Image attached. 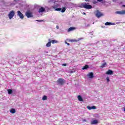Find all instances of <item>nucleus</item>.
Masks as SVG:
<instances>
[{"mask_svg": "<svg viewBox=\"0 0 125 125\" xmlns=\"http://www.w3.org/2000/svg\"><path fill=\"white\" fill-rule=\"evenodd\" d=\"M89 3H84L82 4V7L83 8H85V9H91L92 8V6L91 5H88Z\"/></svg>", "mask_w": 125, "mask_h": 125, "instance_id": "nucleus-1", "label": "nucleus"}, {"mask_svg": "<svg viewBox=\"0 0 125 125\" xmlns=\"http://www.w3.org/2000/svg\"><path fill=\"white\" fill-rule=\"evenodd\" d=\"M58 84L59 85H63L65 83V80L63 78L58 79L57 80Z\"/></svg>", "mask_w": 125, "mask_h": 125, "instance_id": "nucleus-2", "label": "nucleus"}, {"mask_svg": "<svg viewBox=\"0 0 125 125\" xmlns=\"http://www.w3.org/2000/svg\"><path fill=\"white\" fill-rule=\"evenodd\" d=\"M15 15V12L14 11L12 10L10 12V13L8 14V17L9 19H12L14 16Z\"/></svg>", "mask_w": 125, "mask_h": 125, "instance_id": "nucleus-3", "label": "nucleus"}, {"mask_svg": "<svg viewBox=\"0 0 125 125\" xmlns=\"http://www.w3.org/2000/svg\"><path fill=\"white\" fill-rule=\"evenodd\" d=\"M25 15L27 18H31L33 17V13L30 11H26L25 13Z\"/></svg>", "mask_w": 125, "mask_h": 125, "instance_id": "nucleus-4", "label": "nucleus"}, {"mask_svg": "<svg viewBox=\"0 0 125 125\" xmlns=\"http://www.w3.org/2000/svg\"><path fill=\"white\" fill-rule=\"evenodd\" d=\"M55 11H61L62 13L66 11V8L63 7L62 9L61 8H56L55 9Z\"/></svg>", "mask_w": 125, "mask_h": 125, "instance_id": "nucleus-5", "label": "nucleus"}, {"mask_svg": "<svg viewBox=\"0 0 125 125\" xmlns=\"http://www.w3.org/2000/svg\"><path fill=\"white\" fill-rule=\"evenodd\" d=\"M116 14H118L119 15H124L125 14V10H122V11H117L115 12Z\"/></svg>", "mask_w": 125, "mask_h": 125, "instance_id": "nucleus-6", "label": "nucleus"}, {"mask_svg": "<svg viewBox=\"0 0 125 125\" xmlns=\"http://www.w3.org/2000/svg\"><path fill=\"white\" fill-rule=\"evenodd\" d=\"M103 15L99 11L97 10L96 13V16L97 18H100Z\"/></svg>", "mask_w": 125, "mask_h": 125, "instance_id": "nucleus-7", "label": "nucleus"}, {"mask_svg": "<svg viewBox=\"0 0 125 125\" xmlns=\"http://www.w3.org/2000/svg\"><path fill=\"white\" fill-rule=\"evenodd\" d=\"M18 16H19L20 18L21 19H24V15L20 11H18Z\"/></svg>", "mask_w": 125, "mask_h": 125, "instance_id": "nucleus-8", "label": "nucleus"}, {"mask_svg": "<svg viewBox=\"0 0 125 125\" xmlns=\"http://www.w3.org/2000/svg\"><path fill=\"white\" fill-rule=\"evenodd\" d=\"M87 77H88L89 79H93L94 75L93 72H90L88 74H87Z\"/></svg>", "mask_w": 125, "mask_h": 125, "instance_id": "nucleus-9", "label": "nucleus"}, {"mask_svg": "<svg viewBox=\"0 0 125 125\" xmlns=\"http://www.w3.org/2000/svg\"><path fill=\"white\" fill-rule=\"evenodd\" d=\"M66 41L68 42H77L80 41V40H76V39H73V40H70V39H66Z\"/></svg>", "mask_w": 125, "mask_h": 125, "instance_id": "nucleus-10", "label": "nucleus"}, {"mask_svg": "<svg viewBox=\"0 0 125 125\" xmlns=\"http://www.w3.org/2000/svg\"><path fill=\"white\" fill-rule=\"evenodd\" d=\"M106 75H113L114 74V71H113L111 69H109L106 72Z\"/></svg>", "mask_w": 125, "mask_h": 125, "instance_id": "nucleus-11", "label": "nucleus"}, {"mask_svg": "<svg viewBox=\"0 0 125 125\" xmlns=\"http://www.w3.org/2000/svg\"><path fill=\"white\" fill-rule=\"evenodd\" d=\"M49 42H48L46 44V46L47 47H50V46H51V40L49 39H48Z\"/></svg>", "mask_w": 125, "mask_h": 125, "instance_id": "nucleus-12", "label": "nucleus"}, {"mask_svg": "<svg viewBox=\"0 0 125 125\" xmlns=\"http://www.w3.org/2000/svg\"><path fill=\"white\" fill-rule=\"evenodd\" d=\"M87 109H88V110H92V109H96V106L95 105H93L92 106H87Z\"/></svg>", "mask_w": 125, "mask_h": 125, "instance_id": "nucleus-13", "label": "nucleus"}, {"mask_svg": "<svg viewBox=\"0 0 125 125\" xmlns=\"http://www.w3.org/2000/svg\"><path fill=\"white\" fill-rule=\"evenodd\" d=\"M98 124V121L96 120H91V125H96Z\"/></svg>", "mask_w": 125, "mask_h": 125, "instance_id": "nucleus-14", "label": "nucleus"}, {"mask_svg": "<svg viewBox=\"0 0 125 125\" xmlns=\"http://www.w3.org/2000/svg\"><path fill=\"white\" fill-rule=\"evenodd\" d=\"M44 11H45V8H43V7H41V8H40V9H39L38 12H39V13H41V12H44Z\"/></svg>", "mask_w": 125, "mask_h": 125, "instance_id": "nucleus-15", "label": "nucleus"}, {"mask_svg": "<svg viewBox=\"0 0 125 125\" xmlns=\"http://www.w3.org/2000/svg\"><path fill=\"white\" fill-rule=\"evenodd\" d=\"M105 67H107V62H106L102 63V65L100 67V68H104Z\"/></svg>", "mask_w": 125, "mask_h": 125, "instance_id": "nucleus-16", "label": "nucleus"}, {"mask_svg": "<svg viewBox=\"0 0 125 125\" xmlns=\"http://www.w3.org/2000/svg\"><path fill=\"white\" fill-rule=\"evenodd\" d=\"M105 26H111V25H115V23L106 22L105 23Z\"/></svg>", "mask_w": 125, "mask_h": 125, "instance_id": "nucleus-17", "label": "nucleus"}, {"mask_svg": "<svg viewBox=\"0 0 125 125\" xmlns=\"http://www.w3.org/2000/svg\"><path fill=\"white\" fill-rule=\"evenodd\" d=\"M74 30H76V27H71L68 29V32H71V31H74Z\"/></svg>", "mask_w": 125, "mask_h": 125, "instance_id": "nucleus-18", "label": "nucleus"}, {"mask_svg": "<svg viewBox=\"0 0 125 125\" xmlns=\"http://www.w3.org/2000/svg\"><path fill=\"white\" fill-rule=\"evenodd\" d=\"M89 68V66L88 65H85L82 68V70H86V69H88Z\"/></svg>", "mask_w": 125, "mask_h": 125, "instance_id": "nucleus-19", "label": "nucleus"}, {"mask_svg": "<svg viewBox=\"0 0 125 125\" xmlns=\"http://www.w3.org/2000/svg\"><path fill=\"white\" fill-rule=\"evenodd\" d=\"M10 112V113H12V114H14L15 112H16V110H15V109L14 108H12L11 109Z\"/></svg>", "mask_w": 125, "mask_h": 125, "instance_id": "nucleus-20", "label": "nucleus"}, {"mask_svg": "<svg viewBox=\"0 0 125 125\" xmlns=\"http://www.w3.org/2000/svg\"><path fill=\"white\" fill-rule=\"evenodd\" d=\"M78 99L79 101H83V97H82V96L79 95L78 96Z\"/></svg>", "mask_w": 125, "mask_h": 125, "instance_id": "nucleus-21", "label": "nucleus"}, {"mask_svg": "<svg viewBox=\"0 0 125 125\" xmlns=\"http://www.w3.org/2000/svg\"><path fill=\"white\" fill-rule=\"evenodd\" d=\"M8 94H12V92H13V91H12V89H8L7 90Z\"/></svg>", "mask_w": 125, "mask_h": 125, "instance_id": "nucleus-22", "label": "nucleus"}, {"mask_svg": "<svg viewBox=\"0 0 125 125\" xmlns=\"http://www.w3.org/2000/svg\"><path fill=\"white\" fill-rule=\"evenodd\" d=\"M42 100H43V101L47 100V96H46L45 95L43 96L42 98Z\"/></svg>", "mask_w": 125, "mask_h": 125, "instance_id": "nucleus-23", "label": "nucleus"}, {"mask_svg": "<svg viewBox=\"0 0 125 125\" xmlns=\"http://www.w3.org/2000/svg\"><path fill=\"white\" fill-rule=\"evenodd\" d=\"M51 42H52V43L54 44V43H57L58 42L56 40H53L51 41Z\"/></svg>", "mask_w": 125, "mask_h": 125, "instance_id": "nucleus-24", "label": "nucleus"}, {"mask_svg": "<svg viewBox=\"0 0 125 125\" xmlns=\"http://www.w3.org/2000/svg\"><path fill=\"white\" fill-rule=\"evenodd\" d=\"M106 81L107 83H109V82H110V78H109V77H106Z\"/></svg>", "mask_w": 125, "mask_h": 125, "instance_id": "nucleus-25", "label": "nucleus"}, {"mask_svg": "<svg viewBox=\"0 0 125 125\" xmlns=\"http://www.w3.org/2000/svg\"><path fill=\"white\" fill-rule=\"evenodd\" d=\"M93 4H96L97 3V1L96 0L93 1Z\"/></svg>", "mask_w": 125, "mask_h": 125, "instance_id": "nucleus-26", "label": "nucleus"}, {"mask_svg": "<svg viewBox=\"0 0 125 125\" xmlns=\"http://www.w3.org/2000/svg\"><path fill=\"white\" fill-rule=\"evenodd\" d=\"M75 70H72V71H69V73H70V74H73V73H75Z\"/></svg>", "mask_w": 125, "mask_h": 125, "instance_id": "nucleus-27", "label": "nucleus"}, {"mask_svg": "<svg viewBox=\"0 0 125 125\" xmlns=\"http://www.w3.org/2000/svg\"><path fill=\"white\" fill-rule=\"evenodd\" d=\"M67 40L65 41V43H66V44H67V45H70V43L67 42Z\"/></svg>", "mask_w": 125, "mask_h": 125, "instance_id": "nucleus-28", "label": "nucleus"}, {"mask_svg": "<svg viewBox=\"0 0 125 125\" xmlns=\"http://www.w3.org/2000/svg\"><path fill=\"white\" fill-rule=\"evenodd\" d=\"M62 66H67V64L66 63H63V64H62Z\"/></svg>", "mask_w": 125, "mask_h": 125, "instance_id": "nucleus-29", "label": "nucleus"}, {"mask_svg": "<svg viewBox=\"0 0 125 125\" xmlns=\"http://www.w3.org/2000/svg\"><path fill=\"white\" fill-rule=\"evenodd\" d=\"M97 1H99V2H101V1H103V0H97Z\"/></svg>", "mask_w": 125, "mask_h": 125, "instance_id": "nucleus-30", "label": "nucleus"}, {"mask_svg": "<svg viewBox=\"0 0 125 125\" xmlns=\"http://www.w3.org/2000/svg\"><path fill=\"white\" fill-rule=\"evenodd\" d=\"M56 28H57V29H59V26L57 25V26H56Z\"/></svg>", "mask_w": 125, "mask_h": 125, "instance_id": "nucleus-31", "label": "nucleus"}, {"mask_svg": "<svg viewBox=\"0 0 125 125\" xmlns=\"http://www.w3.org/2000/svg\"><path fill=\"white\" fill-rule=\"evenodd\" d=\"M89 36H91V35H92V33L90 32L89 34Z\"/></svg>", "mask_w": 125, "mask_h": 125, "instance_id": "nucleus-32", "label": "nucleus"}, {"mask_svg": "<svg viewBox=\"0 0 125 125\" xmlns=\"http://www.w3.org/2000/svg\"><path fill=\"white\" fill-rule=\"evenodd\" d=\"M123 109H124V112L125 113V106L124 108H123Z\"/></svg>", "mask_w": 125, "mask_h": 125, "instance_id": "nucleus-33", "label": "nucleus"}, {"mask_svg": "<svg viewBox=\"0 0 125 125\" xmlns=\"http://www.w3.org/2000/svg\"><path fill=\"white\" fill-rule=\"evenodd\" d=\"M83 122H86V119H83Z\"/></svg>", "mask_w": 125, "mask_h": 125, "instance_id": "nucleus-34", "label": "nucleus"}, {"mask_svg": "<svg viewBox=\"0 0 125 125\" xmlns=\"http://www.w3.org/2000/svg\"><path fill=\"white\" fill-rule=\"evenodd\" d=\"M85 1H89L90 0H85Z\"/></svg>", "mask_w": 125, "mask_h": 125, "instance_id": "nucleus-35", "label": "nucleus"}, {"mask_svg": "<svg viewBox=\"0 0 125 125\" xmlns=\"http://www.w3.org/2000/svg\"><path fill=\"white\" fill-rule=\"evenodd\" d=\"M83 15H86V14H85V13H83Z\"/></svg>", "mask_w": 125, "mask_h": 125, "instance_id": "nucleus-36", "label": "nucleus"}, {"mask_svg": "<svg viewBox=\"0 0 125 125\" xmlns=\"http://www.w3.org/2000/svg\"><path fill=\"white\" fill-rule=\"evenodd\" d=\"M122 6H123L124 7H125V5H122Z\"/></svg>", "mask_w": 125, "mask_h": 125, "instance_id": "nucleus-37", "label": "nucleus"}, {"mask_svg": "<svg viewBox=\"0 0 125 125\" xmlns=\"http://www.w3.org/2000/svg\"><path fill=\"white\" fill-rule=\"evenodd\" d=\"M104 42H105V41H104L102 42L103 43H104Z\"/></svg>", "mask_w": 125, "mask_h": 125, "instance_id": "nucleus-38", "label": "nucleus"}, {"mask_svg": "<svg viewBox=\"0 0 125 125\" xmlns=\"http://www.w3.org/2000/svg\"><path fill=\"white\" fill-rule=\"evenodd\" d=\"M113 41L114 42V41H115V40H111V42H113Z\"/></svg>", "mask_w": 125, "mask_h": 125, "instance_id": "nucleus-39", "label": "nucleus"}, {"mask_svg": "<svg viewBox=\"0 0 125 125\" xmlns=\"http://www.w3.org/2000/svg\"><path fill=\"white\" fill-rule=\"evenodd\" d=\"M96 43H98V42Z\"/></svg>", "mask_w": 125, "mask_h": 125, "instance_id": "nucleus-40", "label": "nucleus"}]
</instances>
